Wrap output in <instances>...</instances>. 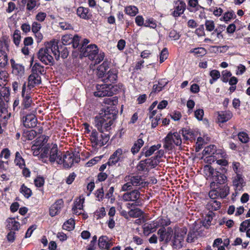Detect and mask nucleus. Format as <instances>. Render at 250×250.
I'll return each instance as SVG.
<instances>
[{
	"instance_id": "1",
	"label": "nucleus",
	"mask_w": 250,
	"mask_h": 250,
	"mask_svg": "<svg viewBox=\"0 0 250 250\" xmlns=\"http://www.w3.org/2000/svg\"><path fill=\"white\" fill-rule=\"evenodd\" d=\"M116 115L117 111L112 107H108L95 118V126L99 131L95 129H92L89 135V139L93 147H101L108 142L109 136L104 131H108L110 128Z\"/></svg>"
},
{
	"instance_id": "2",
	"label": "nucleus",
	"mask_w": 250,
	"mask_h": 250,
	"mask_svg": "<svg viewBox=\"0 0 250 250\" xmlns=\"http://www.w3.org/2000/svg\"><path fill=\"white\" fill-rule=\"evenodd\" d=\"M58 49V42L56 40L47 43L44 48H41L38 53V59L45 65H53L54 61L52 54L56 60L60 58V53L57 50Z\"/></svg>"
},
{
	"instance_id": "3",
	"label": "nucleus",
	"mask_w": 250,
	"mask_h": 250,
	"mask_svg": "<svg viewBox=\"0 0 250 250\" xmlns=\"http://www.w3.org/2000/svg\"><path fill=\"white\" fill-rule=\"evenodd\" d=\"M209 171L212 176V179L210 185L211 188H218L216 186L224 185L227 183L228 179L225 174V173L227 171L225 168L220 167L219 169H214L210 167Z\"/></svg>"
},
{
	"instance_id": "4",
	"label": "nucleus",
	"mask_w": 250,
	"mask_h": 250,
	"mask_svg": "<svg viewBox=\"0 0 250 250\" xmlns=\"http://www.w3.org/2000/svg\"><path fill=\"white\" fill-rule=\"evenodd\" d=\"M80 161V157L78 153L66 151L62 155L61 160L59 161V164H63L64 168H71L74 163H78Z\"/></svg>"
},
{
	"instance_id": "5",
	"label": "nucleus",
	"mask_w": 250,
	"mask_h": 250,
	"mask_svg": "<svg viewBox=\"0 0 250 250\" xmlns=\"http://www.w3.org/2000/svg\"><path fill=\"white\" fill-rule=\"evenodd\" d=\"M96 89L94 95L98 97H112L118 90L116 87L110 84H97Z\"/></svg>"
},
{
	"instance_id": "6",
	"label": "nucleus",
	"mask_w": 250,
	"mask_h": 250,
	"mask_svg": "<svg viewBox=\"0 0 250 250\" xmlns=\"http://www.w3.org/2000/svg\"><path fill=\"white\" fill-rule=\"evenodd\" d=\"M173 144L177 146H179L182 144V140L179 133L169 132L165 139L164 147L165 149L170 150L174 147Z\"/></svg>"
},
{
	"instance_id": "7",
	"label": "nucleus",
	"mask_w": 250,
	"mask_h": 250,
	"mask_svg": "<svg viewBox=\"0 0 250 250\" xmlns=\"http://www.w3.org/2000/svg\"><path fill=\"white\" fill-rule=\"evenodd\" d=\"M170 223V219L167 217H159L156 220L154 221L152 223L145 224L144 231L153 232L156 230V228L168 226Z\"/></svg>"
},
{
	"instance_id": "8",
	"label": "nucleus",
	"mask_w": 250,
	"mask_h": 250,
	"mask_svg": "<svg viewBox=\"0 0 250 250\" xmlns=\"http://www.w3.org/2000/svg\"><path fill=\"white\" fill-rule=\"evenodd\" d=\"M80 51L83 57H87L89 60H94L98 53V47L96 44H91L86 47L80 48Z\"/></svg>"
},
{
	"instance_id": "9",
	"label": "nucleus",
	"mask_w": 250,
	"mask_h": 250,
	"mask_svg": "<svg viewBox=\"0 0 250 250\" xmlns=\"http://www.w3.org/2000/svg\"><path fill=\"white\" fill-rule=\"evenodd\" d=\"M140 192L138 190L135 189L130 192H127L123 195V199L125 201L134 202L132 205L136 206L141 205V201L139 200Z\"/></svg>"
},
{
	"instance_id": "10",
	"label": "nucleus",
	"mask_w": 250,
	"mask_h": 250,
	"mask_svg": "<svg viewBox=\"0 0 250 250\" xmlns=\"http://www.w3.org/2000/svg\"><path fill=\"white\" fill-rule=\"evenodd\" d=\"M50 153L48 157V160L51 163L56 162L59 164V161L61 160L62 153L61 151H59L57 145L56 144H52L51 148H50Z\"/></svg>"
},
{
	"instance_id": "11",
	"label": "nucleus",
	"mask_w": 250,
	"mask_h": 250,
	"mask_svg": "<svg viewBox=\"0 0 250 250\" xmlns=\"http://www.w3.org/2000/svg\"><path fill=\"white\" fill-rule=\"evenodd\" d=\"M123 150L122 148H118L110 157L107 163L109 166L115 165L118 162L123 160L122 154Z\"/></svg>"
},
{
	"instance_id": "12",
	"label": "nucleus",
	"mask_w": 250,
	"mask_h": 250,
	"mask_svg": "<svg viewBox=\"0 0 250 250\" xmlns=\"http://www.w3.org/2000/svg\"><path fill=\"white\" fill-rule=\"evenodd\" d=\"M172 233L173 229L171 227H168L167 231L164 227L160 228L158 231V234L160 236V241L165 240L166 242H168L171 239Z\"/></svg>"
},
{
	"instance_id": "13",
	"label": "nucleus",
	"mask_w": 250,
	"mask_h": 250,
	"mask_svg": "<svg viewBox=\"0 0 250 250\" xmlns=\"http://www.w3.org/2000/svg\"><path fill=\"white\" fill-rule=\"evenodd\" d=\"M24 126L26 128H33L36 126L37 119L34 114H27L22 118Z\"/></svg>"
},
{
	"instance_id": "14",
	"label": "nucleus",
	"mask_w": 250,
	"mask_h": 250,
	"mask_svg": "<svg viewBox=\"0 0 250 250\" xmlns=\"http://www.w3.org/2000/svg\"><path fill=\"white\" fill-rule=\"evenodd\" d=\"M63 206V201L62 199H61L57 200L50 208V215L52 217H54L58 214Z\"/></svg>"
},
{
	"instance_id": "15",
	"label": "nucleus",
	"mask_w": 250,
	"mask_h": 250,
	"mask_svg": "<svg viewBox=\"0 0 250 250\" xmlns=\"http://www.w3.org/2000/svg\"><path fill=\"white\" fill-rule=\"evenodd\" d=\"M233 186L236 191H240L245 185L244 177L240 174L237 173L233 179Z\"/></svg>"
},
{
	"instance_id": "16",
	"label": "nucleus",
	"mask_w": 250,
	"mask_h": 250,
	"mask_svg": "<svg viewBox=\"0 0 250 250\" xmlns=\"http://www.w3.org/2000/svg\"><path fill=\"white\" fill-rule=\"evenodd\" d=\"M118 78V71L115 68L110 69L105 75V78L102 80L105 83L108 82L114 83Z\"/></svg>"
},
{
	"instance_id": "17",
	"label": "nucleus",
	"mask_w": 250,
	"mask_h": 250,
	"mask_svg": "<svg viewBox=\"0 0 250 250\" xmlns=\"http://www.w3.org/2000/svg\"><path fill=\"white\" fill-rule=\"evenodd\" d=\"M172 15L174 17H179L184 13L186 5L183 0H179L175 3Z\"/></svg>"
},
{
	"instance_id": "18",
	"label": "nucleus",
	"mask_w": 250,
	"mask_h": 250,
	"mask_svg": "<svg viewBox=\"0 0 250 250\" xmlns=\"http://www.w3.org/2000/svg\"><path fill=\"white\" fill-rule=\"evenodd\" d=\"M41 83V77L38 74L32 73L28 77L27 87L31 89Z\"/></svg>"
},
{
	"instance_id": "19",
	"label": "nucleus",
	"mask_w": 250,
	"mask_h": 250,
	"mask_svg": "<svg viewBox=\"0 0 250 250\" xmlns=\"http://www.w3.org/2000/svg\"><path fill=\"white\" fill-rule=\"evenodd\" d=\"M112 244L106 236H101L98 240V246L101 249L109 250Z\"/></svg>"
},
{
	"instance_id": "20",
	"label": "nucleus",
	"mask_w": 250,
	"mask_h": 250,
	"mask_svg": "<svg viewBox=\"0 0 250 250\" xmlns=\"http://www.w3.org/2000/svg\"><path fill=\"white\" fill-rule=\"evenodd\" d=\"M11 64L12 67L13 73L18 76H22L24 73V66L19 63H15L13 59L10 60Z\"/></svg>"
},
{
	"instance_id": "21",
	"label": "nucleus",
	"mask_w": 250,
	"mask_h": 250,
	"mask_svg": "<svg viewBox=\"0 0 250 250\" xmlns=\"http://www.w3.org/2000/svg\"><path fill=\"white\" fill-rule=\"evenodd\" d=\"M161 147V144L153 145L149 148L145 147L142 149L141 151V155L142 156H144L146 157H149L153 154L155 151L158 150Z\"/></svg>"
},
{
	"instance_id": "22",
	"label": "nucleus",
	"mask_w": 250,
	"mask_h": 250,
	"mask_svg": "<svg viewBox=\"0 0 250 250\" xmlns=\"http://www.w3.org/2000/svg\"><path fill=\"white\" fill-rule=\"evenodd\" d=\"M89 9L82 6H80L77 8V14L81 18L84 20H89L91 19L92 15L89 13Z\"/></svg>"
},
{
	"instance_id": "23",
	"label": "nucleus",
	"mask_w": 250,
	"mask_h": 250,
	"mask_svg": "<svg viewBox=\"0 0 250 250\" xmlns=\"http://www.w3.org/2000/svg\"><path fill=\"white\" fill-rule=\"evenodd\" d=\"M125 181H130L133 186H141L143 182L141 176H129L125 178Z\"/></svg>"
},
{
	"instance_id": "24",
	"label": "nucleus",
	"mask_w": 250,
	"mask_h": 250,
	"mask_svg": "<svg viewBox=\"0 0 250 250\" xmlns=\"http://www.w3.org/2000/svg\"><path fill=\"white\" fill-rule=\"evenodd\" d=\"M108 68V63L104 62L97 69V75L99 78L103 79L105 78V72Z\"/></svg>"
},
{
	"instance_id": "25",
	"label": "nucleus",
	"mask_w": 250,
	"mask_h": 250,
	"mask_svg": "<svg viewBox=\"0 0 250 250\" xmlns=\"http://www.w3.org/2000/svg\"><path fill=\"white\" fill-rule=\"evenodd\" d=\"M203 7L198 4V0H189L188 4V10L191 12H196Z\"/></svg>"
},
{
	"instance_id": "26",
	"label": "nucleus",
	"mask_w": 250,
	"mask_h": 250,
	"mask_svg": "<svg viewBox=\"0 0 250 250\" xmlns=\"http://www.w3.org/2000/svg\"><path fill=\"white\" fill-rule=\"evenodd\" d=\"M216 187L219 188H216L218 190V193H219L220 198H224L229 194V188L226 184L216 186Z\"/></svg>"
},
{
	"instance_id": "27",
	"label": "nucleus",
	"mask_w": 250,
	"mask_h": 250,
	"mask_svg": "<svg viewBox=\"0 0 250 250\" xmlns=\"http://www.w3.org/2000/svg\"><path fill=\"white\" fill-rule=\"evenodd\" d=\"M10 95L9 89L5 88L2 91L0 90V108H2L4 107V101H7V99Z\"/></svg>"
},
{
	"instance_id": "28",
	"label": "nucleus",
	"mask_w": 250,
	"mask_h": 250,
	"mask_svg": "<svg viewBox=\"0 0 250 250\" xmlns=\"http://www.w3.org/2000/svg\"><path fill=\"white\" fill-rule=\"evenodd\" d=\"M207 207L209 210H217L221 208V203L217 200H211L208 202Z\"/></svg>"
},
{
	"instance_id": "29",
	"label": "nucleus",
	"mask_w": 250,
	"mask_h": 250,
	"mask_svg": "<svg viewBox=\"0 0 250 250\" xmlns=\"http://www.w3.org/2000/svg\"><path fill=\"white\" fill-rule=\"evenodd\" d=\"M232 117V114L229 112H221L218 116V122L224 123L229 121Z\"/></svg>"
},
{
	"instance_id": "30",
	"label": "nucleus",
	"mask_w": 250,
	"mask_h": 250,
	"mask_svg": "<svg viewBox=\"0 0 250 250\" xmlns=\"http://www.w3.org/2000/svg\"><path fill=\"white\" fill-rule=\"evenodd\" d=\"M22 100L21 102V106L23 109H27L29 108L32 103V100L30 94L22 96Z\"/></svg>"
},
{
	"instance_id": "31",
	"label": "nucleus",
	"mask_w": 250,
	"mask_h": 250,
	"mask_svg": "<svg viewBox=\"0 0 250 250\" xmlns=\"http://www.w3.org/2000/svg\"><path fill=\"white\" fill-rule=\"evenodd\" d=\"M84 202V199L83 198H79L74 203V205L72 208L75 214H81V212L76 211L77 209L82 210L83 208V204Z\"/></svg>"
},
{
	"instance_id": "32",
	"label": "nucleus",
	"mask_w": 250,
	"mask_h": 250,
	"mask_svg": "<svg viewBox=\"0 0 250 250\" xmlns=\"http://www.w3.org/2000/svg\"><path fill=\"white\" fill-rule=\"evenodd\" d=\"M14 163L16 166H18L21 168H22L25 165L24 160L23 159L21 154L19 151H17L16 152Z\"/></svg>"
},
{
	"instance_id": "33",
	"label": "nucleus",
	"mask_w": 250,
	"mask_h": 250,
	"mask_svg": "<svg viewBox=\"0 0 250 250\" xmlns=\"http://www.w3.org/2000/svg\"><path fill=\"white\" fill-rule=\"evenodd\" d=\"M40 0H28L26 1V9L27 11H31L40 5Z\"/></svg>"
},
{
	"instance_id": "34",
	"label": "nucleus",
	"mask_w": 250,
	"mask_h": 250,
	"mask_svg": "<svg viewBox=\"0 0 250 250\" xmlns=\"http://www.w3.org/2000/svg\"><path fill=\"white\" fill-rule=\"evenodd\" d=\"M32 73L40 74H44L45 73V70L44 67L41 65L39 62H36L32 67Z\"/></svg>"
},
{
	"instance_id": "35",
	"label": "nucleus",
	"mask_w": 250,
	"mask_h": 250,
	"mask_svg": "<svg viewBox=\"0 0 250 250\" xmlns=\"http://www.w3.org/2000/svg\"><path fill=\"white\" fill-rule=\"evenodd\" d=\"M144 144V142L141 138L138 139L137 141L135 142L131 149L132 153L134 154L137 153L143 146Z\"/></svg>"
},
{
	"instance_id": "36",
	"label": "nucleus",
	"mask_w": 250,
	"mask_h": 250,
	"mask_svg": "<svg viewBox=\"0 0 250 250\" xmlns=\"http://www.w3.org/2000/svg\"><path fill=\"white\" fill-rule=\"evenodd\" d=\"M50 148H51V145L49 146V145L43 147H41V155L40 157L41 159L44 160L48 158L50 150Z\"/></svg>"
},
{
	"instance_id": "37",
	"label": "nucleus",
	"mask_w": 250,
	"mask_h": 250,
	"mask_svg": "<svg viewBox=\"0 0 250 250\" xmlns=\"http://www.w3.org/2000/svg\"><path fill=\"white\" fill-rule=\"evenodd\" d=\"M184 138L186 140H193L195 139L194 133L190 129H184L182 130Z\"/></svg>"
},
{
	"instance_id": "38",
	"label": "nucleus",
	"mask_w": 250,
	"mask_h": 250,
	"mask_svg": "<svg viewBox=\"0 0 250 250\" xmlns=\"http://www.w3.org/2000/svg\"><path fill=\"white\" fill-rule=\"evenodd\" d=\"M8 62L7 53L5 51L0 50V67H5Z\"/></svg>"
},
{
	"instance_id": "39",
	"label": "nucleus",
	"mask_w": 250,
	"mask_h": 250,
	"mask_svg": "<svg viewBox=\"0 0 250 250\" xmlns=\"http://www.w3.org/2000/svg\"><path fill=\"white\" fill-rule=\"evenodd\" d=\"M75 221L73 219L70 218L64 223L62 226L63 229L71 230L75 228Z\"/></svg>"
},
{
	"instance_id": "40",
	"label": "nucleus",
	"mask_w": 250,
	"mask_h": 250,
	"mask_svg": "<svg viewBox=\"0 0 250 250\" xmlns=\"http://www.w3.org/2000/svg\"><path fill=\"white\" fill-rule=\"evenodd\" d=\"M125 13L130 16H135L138 12V9L135 6H128L125 7Z\"/></svg>"
},
{
	"instance_id": "41",
	"label": "nucleus",
	"mask_w": 250,
	"mask_h": 250,
	"mask_svg": "<svg viewBox=\"0 0 250 250\" xmlns=\"http://www.w3.org/2000/svg\"><path fill=\"white\" fill-rule=\"evenodd\" d=\"M20 191L26 198H29L32 194V190L24 184L21 185Z\"/></svg>"
},
{
	"instance_id": "42",
	"label": "nucleus",
	"mask_w": 250,
	"mask_h": 250,
	"mask_svg": "<svg viewBox=\"0 0 250 250\" xmlns=\"http://www.w3.org/2000/svg\"><path fill=\"white\" fill-rule=\"evenodd\" d=\"M216 150V147L214 145H210L206 147L203 150V154L204 155H213L215 154Z\"/></svg>"
},
{
	"instance_id": "43",
	"label": "nucleus",
	"mask_w": 250,
	"mask_h": 250,
	"mask_svg": "<svg viewBox=\"0 0 250 250\" xmlns=\"http://www.w3.org/2000/svg\"><path fill=\"white\" fill-rule=\"evenodd\" d=\"M190 53H193L195 55L199 56H203L207 53V51L205 48L203 47H198L194 48L190 50Z\"/></svg>"
},
{
	"instance_id": "44",
	"label": "nucleus",
	"mask_w": 250,
	"mask_h": 250,
	"mask_svg": "<svg viewBox=\"0 0 250 250\" xmlns=\"http://www.w3.org/2000/svg\"><path fill=\"white\" fill-rule=\"evenodd\" d=\"M128 214L131 217L137 218L143 215V212L140 209L136 208L134 209H131L129 211Z\"/></svg>"
},
{
	"instance_id": "45",
	"label": "nucleus",
	"mask_w": 250,
	"mask_h": 250,
	"mask_svg": "<svg viewBox=\"0 0 250 250\" xmlns=\"http://www.w3.org/2000/svg\"><path fill=\"white\" fill-rule=\"evenodd\" d=\"M146 162L147 163L148 167H151L154 168L158 164L159 160L154 156L149 159H146Z\"/></svg>"
},
{
	"instance_id": "46",
	"label": "nucleus",
	"mask_w": 250,
	"mask_h": 250,
	"mask_svg": "<svg viewBox=\"0 0 250 250\" xmlns=\"http://www.w3.org/2000/svg\"><path fill=\"white\" fill-rule=\"evenodd\" d=\"M8 74L5 71H0V86L4 85V83L7 81Z\"/></svg>"
},
{
	"instance_id": "47",
	"label": "nucleus",
	"mask_w": 250,
	"mask_h": 250,
	"mask_svg": "<svg viewBox=\"0 0 250 250\" xmlns=\"http://www.w3.org/2000/svg\"><path fill=\"white\" fill-rule=\"evenodd\" d=\"M205 25L207 31L209 32L213 31L215 29V23L212 20H206Z\"/></svg>"
},
{
	"instance_id": "48",
	"label": "nucleus",
	"mask_w": 250,
	"mask_h": 250,
	"mask_svg": "<svg viewBox=\"0 0 250 250\" xmlns=\"http://www.w3.org/2000/svg\"><path fill=\"white\" fill-rule=\"evenodd\" d=\"M11 221L9 222V228L12 230H18L20 228V224L18 221H16L14 219H11Z\"/></svg>"
},
{
	"instance_id": "49",
	"label": "nucleus",
	"mask_w": 250,
	"mask_h": 250,
	"mask_svg": "<svg viewBox=\"0 0 250 250\" xmlns=\"http://www.w3.org/2000/svg\"><path fill=\"white\" fill-rule=\"evenodd\" d=\"M73 36L72 35H65L62 38V42L65 46L71 43Z\"/></svg>"
},
{
	"instance_id": "50",
	"label": "nucleus",
	"mask_w": 250,
	"mask_h": 250,
	"mask_svg": "<svg viewBox=\"0 0 250 250\" xmlns=\"http://www.w3.org/2000/svg\"><path fill=\"white\" fill-rule=\"evenodd\" d=\"M149 168L146 160L141 161L137 166V169L139 171H147Z\"/></svg>"
},
{
	"instance_id": "51",
	"label": "nucleus",
	"mask_w": 250,
	"mask_h": 250,
	"mask_svg": "<svg viewBox=\"0 0 250 250\" xmlns=\"http://www.w3.org/2000/svg\"><path fill=\"white\" fill-rule=\"evenodd\" d=\"M250 226V219L246 220L243 221L239 228V230L240 232H245L246 231L247 229Z\"/></svg>"
},
{
	"instance_id": "52",
	"label": "nucleus",
	"mask_w": 250,
	"mask_h": 250,
	"mask_svg": "<svg viewBox=\"0 0 250 250\" xmlns=\"http://www.w3.org/2000/svg\"><path fill=\"white\" fill-rule=\"evenodd\" d=\"M145 26L151 28H155L157 26L156 21L152 18H149L145 21Z\"/></svg>"
},
{
	"instance_id": "53",
	"label": "nucleus",
	"mask_w": 250,
	"mask_h": 250,
	"mask_svg": "<svg viewBox=\"0 0 250 250\" xmlns=\"http://www.w3.org/2000/svg\"><path fill=\"white\" fill-rule=\"evenodd\" d=\"M58 51V53H60V56L63 59H65L68 55V51L67 48L65 46H61L60 48L58 46V49L57 50Z\"/></svg>"
},
{
	"instance_id": "54",
	"label": "nucleus",
	"mask_w": 250,
	"mask_h": 250,
	"mask_svg": "<svg viewBox=\"0 0 250 250\" xmlns=\"http://www.w3.org/2000/svg\"><path fill=\"white\" fill-rule=\"evenodd\" d=\"M238 138L242 143H247L249 141V137L247 133L244 132H240L238 134Z\"/></svg>"
},
{
	"instance_id": "55",
	"label": "nucleus",
	"mask_w": 250,
	"mask_h": 250,
	"mask_svg": "<svg viewBox=\"0 0 250 250\" xmlns=\"http://www.w3.org/2000/svg\"><path fill=\"white\" fill-rule=\"evenodd\" d=\"M226 26L225 25H219L216 28H215L214 32L216 34V36L218 38H223V36L222 32L225 30Z\"/></svg>"
},
{
	"instance_id": "56",
	"label": "nucleus",
	"mask_w": 250,
	"mask_h": 250,
	"mask_svg": "<svg viewBox=\"0 0 250 250\" xmlns=\"http://www.w3.org/2000/svg\"><path fill=\"white\" fill-rule=\"evenodd\" d=\"M211 190L209 192L208 195L211 200H215L220 197L219 193L215 188H211Z\"/></svg>"
},
{
	"instance_id": "57",
	"label": "nucleus",
	"mask_w": 250,
	"mask_h": 250,
	"mask_svg": "<svg viewBox=\"0 0 250 250\" xmlns=\"http://www.w3.org/2000/svg\"><path fill=\"white\" fill-rule=\"evenodd\" d=\"M162 116V114L161 113H158L155 117L151 118V127L152 128H154L157 126L158 125V122L160 120Z\"/></svg>"
},
{
	"instance_id": "58",
	"label": "nucleus",
	"mask_w": 250,
	"mask_h": 250,
	"mask_svg": "<svg viewBox=\"0 0 250 250\" xmlns=\"http://www.w3.org/2000/svg\"><path fill=\"white\" fill-rule=\"evenodd\" d=\"M21 36L20 31L16 30L13 34V42L16 46H18L20 43Z\"/></svg>"
},
{
	"instance_id": "59",
	"label": "nucleus",
	"mask_w": 250,
	"mask_h": 250,
	"mask_svg": "<svg viewBox=\"0 0 250 250\" xmlns=\"http://www.w3.org/2000/svg\"><path fill=\"white\" fill-rule=\"evenodd\" d=\"M222 77L221 80L224 83H227L229 81V79L231 76V73L228 70H224L222 72Z\"/></svg>"
},
{
	"instance_id": "60",
	"label": "nucleus",
	"mask_w": 250,
	"mask_h": 250,
	"mask_svg": "<svg viewBox=\"0 0 250 250\" xmlns=\"http://www.w3.org/2000/svg\"><path fill=\"white\" fill-rule=\"evenodd\" d=\"M168 50L167 48H164L161 52L160 54V62L162 63L164 62L168 57Z\"/></svg>"
},
{
	"instance_id": "61",
	"label": "nucleus",
	"mask_w": 250,
	"mask_h": 250,
	"mask_svg": "<svg viewBox=\"0 0 250 250\" xmlns=\"http://www.w3.org/2000/svg\"><path fill=\"white\" fill-rule=\"evenodd\" d=\"M234 16L235 17V15L233 11H228L224 14L223 17L221 18V20H222V19L224 21H227L233 18Z\"/></svg>"
},
{
	"instance_id": "62",
	"label": "nucleus",
	"mask_w": 250,
	"mask_h": 250,
	"mask_svg": "<svg viewBox=\"0 0 250 250\" xmlns=\"http://www.w3.org/2000/svg\"><path fill=\"white\" fill-rule=\"evenodd\" d=\"M97 58L95 59V63L98 64L100 63L102 61H103L104 58L105 54L102 51H99L98 53L96 55Z\"/></svg>"
},
{
	"instance_id": "63",
	"label": "nucleus",
	"mask_w": 250,
	"mask_h": 250,
	"mask_svg": "<svg viewBox=\"0 0 250 250\" xmlns=\"http://www.w3.org/2000/svg\"><path fill=\"white\" fill-rule=\"evenodd\" d=\"M34 183L37 187L40 188L43 186L44 180L43 177L38 176L34 180Z\"/></svg>"
},
{
	"instance_id": "64",
	"label": "nucleus",
	"mask_w": 250,
	"mask_h": 250,
	"mask_svg": "<svg viewBox=\"0 0 250 250\" xmlns=\"http://www.w3.org/2000/svg\"><path fill=\"white\" fill-rule=\"evenodd\" d=\"M195 33L198 36H203L205 35V28L203 24L199 25V26L195 30Z\"/></svg>"
}]
</instances>
